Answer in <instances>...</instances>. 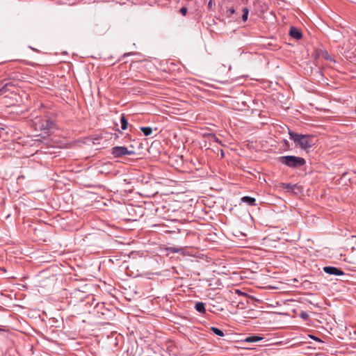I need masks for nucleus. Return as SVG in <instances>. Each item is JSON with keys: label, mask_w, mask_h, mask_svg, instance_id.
Returning a JSON list of instances; mask_svg holds the SVG:
<instances>
[{"label": "nucleus", "mask_w": 356, "mask_h": 356, "mask_svg": "<svg viewBox=\"0 0 356 356\" xmlns=\"http://www.w3.org/2000/svg\"><path fill=\"white\" fill-rule=\"evenodd\" d=\"M290 139L297 143L303 149L310 148L313 145V136L302 135L289 130Z\"/></svg>", "instance_id": "obj_1"}, {"label": "nucleus", "mask_w": 356, "mask_h": 356, "mask_svg": "<svg viewBox=\"0 0 356 356\" xmlns=\"http://www.w3.org/2000/svg\"><path fill=\"white\" fill-rule=\"evenodd\" d=\"M279 161L286 166L293 168L301 167L306 163L305 159L296 156H280Z\"/></svg>", "instance_id": "obj_2"}, {"label": "nucleus", "mask_w": 356, "mask_h": 356, "mask_svg": "<svg viewBox=\"0 0 356 356\" xmlns=\"http://www.w3.org/2000/svg\"><path fill=\"white\" fill-rule=\"evenodd\" d=\"M111 153L115 158H120L124 155H134L135 152L132 150H128L126 147L124 146H115L111 149Z\"/></svg>", "instance_id": "obj_3"}, {"label": "nucleus", "mask_w": 356, "mask_h": 356, "mask_svg": "<svg viewBox=\"0 0 356 356\" xmlns=\"http://www.w3.org/2000/svg\"><path fill=\"white\" fill-rule=\"evenodd\" d=\"M54 125V122L50 118L40 119L36 122V126L40 131L47 132L53 128Z\"/></svg>", "instance_id": "obj_4"}, {"label": "nucleus", "mask_w": 356, "mask_h": 356, "mask_svg": "<svg viewBox=\"0 0 356 356\" xmlns=\"http://www.w3.org/2000/svg\"><path fill=\"white\" fill-rule=\"evenodd\" d=\"M15 85L12 81H3L0 82V95L5 94L8 91H12Z\"/></svg>", "instance_id": "obj_5"}, {"label": "nucleus", "mask_w": 356, "mask_h": 356, "mask_svg": "<svg viewBox=\"0 0 356 356\" xmlns=\"http://www.w3.org/2000/svg\"><path fill=\"white\" fill-rule=\"evenodd\" d=\"M323 271L329 275L338 276L344 275V272L341 269L334 266H325L323 268Z\"/></svg>", "instance_id": "obj_6"}, {"label": "nucleus", "mask_w": 356, "mask_h": 356, "mask_svg": "<svg viewBox=\"0 0 356 356\" xmlns=\"http://www.w3.org/2000/svg\"><path fill=\"white\" fill-rule=\"evenodd\" d=\"M289 35L296 40H300L302 37L301 31L294 26L290 28Z\"/></svg>", "instance_id": "obj_7"}, {"label": "nucleus", "mask_w": 356, "mask_h": 356, "mask_svg": "<svg viewBox=\"0 0 356 356\" xmlns=\"http://www.w3.org/2000/svg\"><path fill=\"white\" fill-rule=\"evenodd\" d=\"M195 309L202 314H206L205 303L202 302H197L195 305Z\"/></svg>", "instance_id": "obj_8"}, {"label": "nucleus", "mask_w": 356, "mask_h": 356, "mask_svg": "<svg viewBox=\"0 0 356 356\" xmlns=\"http://www.w3.org/2000/svg\"><path fill=\"white\" fill-rule=\"evenodd\" d=\"M241 202L248 204L250 206L256 204V199L250 196H244L241 198Z\"/></svg>", "instance_id": "obj_9"}, {"label": "nucleus", "mask_w": 356, "mask_h": 356, "mask_svg": "<svg viewBox=\"0 0 356 356\" xmlns=\"http://www.w3.org/2000/svg\"><path fill=\"white\" fill-rule=\"evenodd\" d=\"M120 122H121V128L122 130H126L128 127V125H129V123H128V121L126 118V117L124 116V114H122L121 115V118H120Z\"/></svg>", "instance_id": "obj_10"}, {"label": "nucleus", "mask_w": 356, "mask_h": 356, "mask_svg": "<svg viewBox=\"0 0 356 356\" xmlns=\"http://www.w3.org/2000/svg\"><path fill=\"white\" fill-rule=\"evenodd\" d=\"M261 339L262 337L259 336H250L245 339V341L248 343H255L261 341Z\"/></svg>", "instance_id": "obj_11"}, {"label": "nucleus", "mask_w": 356, "mask_h": 356, "mask_svg": "<svg viewBox=\"0 0 356 356\" xmlns=\"http://www.w3.org/2000/svg\"><path fill=\"white\" fill-rule=\"evenodd\" d=\"M140 130L143 131L145 136H148L152 133V129L149 127H140Z\"/></svg>", "instance_id": "obj_12"}, {"label": "nucleus", "mask_w": 356, "mask_h": 356, "mask_svg": "<svg viewBox=\"0 0 356 356\" xmlns=\"http://www.w3.org/2000/svg\"><path fill=\"white\" fill-rule=\"evenodd\" d=\"M211 331H212L215 334H216V335H218V336H219V337H223V336H224V332H223L221 330H220V329H218V328H217V327H211Z\"/></svg>", "instance_id": "obj_13"}, {"label": "nucleus", "mask_w": 356, "mask_h": 356, "mask_svg": "<svg viewBox=\"0 0 356 356\" xmlns=\"http://www.w3.org/2000/svg\"><path fill=\"white\" fill-rule=\"evenodd\" d=\"M249 10L248 8H243L242 20L245 22L248 17Z\"/></svg>", "instance_id": "obj_14"}, {"label": "nucleus", "mask_w": 356, "mask_h": 356, "mask_svg": "<svg viewBox=\"0 0 356 356\" xmlns=\"http://www.w3.org/2000/svg\"><path fill=\"white\" fill-rule=\"evenodd\" d=\"M188 12V9L186 7H182L181 9H180V13L183 15H186V13Z\"/></svg>", "instance_id": "obj_15"}, {"label": "nucleus", "mask_w": 356, "mask_h": 356, "mask_svg": "<svg viewBox=\"0 0 356 356\" xmlns=\"http://www.w3.org/2000/svg\"><path fill=\"white\" fill-rule=\"evenodd\" d=\"M323 56L326 60H331V58L327 51L323 52Z\"/></svg>", "instance_id": "obj_16"}, {"label": "nucleus", "mask_w": 356, "mask_h": 356, "mask_svg": "<svg viewBox=\"0 0 356 356\" xmlns=\"http://www.w3.org/2000/svg\"><path fill=\"white\" fill-rule=\"evenodd\" d=\"M294 186H295V185L293 186V185H291L290 184H285L284 188H286V189H293Z\"/></svg>", "instance_id": "obj_17"}, {"label": "nucleus", "mask_w": 356, "mask_h": 356, "mask_svg": "<svg viewBox=\"0 0 356 356\" xmlns=\"http://www.w3.org/2000/svg\"><path fill=\"white\" fill-rule=\"evenodd\" d=\"M300 316L304 319H306L308 317V314L306 312H302Z\"/></svg>", "instance_id": "obj_18"}, {"label": "nucleus", "mask_w": 356, "mask_h": 356, "mask_svg": "<svg viewBox=\"0 0 356 356\" xmlns=\"http://www.w3.org/2000/svg\"><path fill=\"white\" fill-rule=\"evenodd\" d=\"M213 5V1H212V0H210V1H209V3H208V8H209V9H211V8H212Z\"/></svg>", "instance_id": "obj_19"}, {"label": "nucleus", "mask_w": 356, "mask_h": 356, "mask_svg": "<svg viewBox=\"0 0 356 356\" xmlns=\"http://www.w3.org/2000/svg\"><path fill=\"white\" fill-rule=\"evenodd\" d=\"M229 12L230 13V14H234L235 13V10H234V7H231L229 9Z\"/></svg>", "instance_id": "obj_20"}, {"label": "nucleus", "mask_w": 356, "mask_h": 356, "mask_svg": "<svg viewBox=\"0 0 356 356\" xmlns=\"http://www.w3.org/2000/svg\"><path fill=\"white\" fill-rule=\"evenodd\" d=\"M213 138L214 140H215L216 143H220V140H219V139H218V138H216V136H213Z\"/></svg>", "instance_id": "obj_21"}, {"label": "nucleus", "mask_w": 356, "mask_h": 356, "mask_svg": "<svg viewBox=\"0 0 356 356\" xmlns=\"http://www.w3.org/2000/svg\"><path fill=\"white\" fill-rule=\"evenodd\" d=\"M312 339H314V340H316V341H320V340L318 339V338H317V337H312Z\"/></svg>", "instance_id": "obj_22"}, {"label": "nucleus", "mask_w": 356, "mask_h": 356, "mask_svg": "<svg viewBox=\"0 0 356 356\" xmlns=\"http://www.w3.org/2000/svg\"><path fill=\"white\" fill-rule=\"evenodd\" d=\"M221 156L223 157L224 156V152L222 150H221Z\"/></svg>", "instance_id": "obj_23"}]
</instances>
